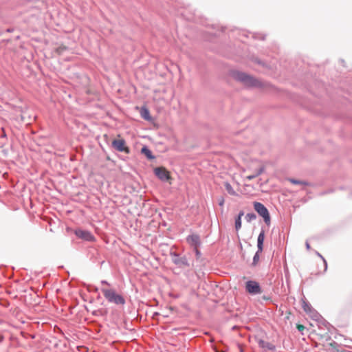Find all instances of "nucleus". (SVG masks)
I'll return each instance as SVG.
<instances>
[{
	"label": "nucleus",
	"instance_id": "1",
	"mask_svg": "<svg viewBox=\"0 0 352 352\" xmlns=\"http://www.w3.org/2000/svg\"><path fill=\"white\" fill-rule=\"evenodd\" d=\"M105 298L111 303L118 305H124L125 304V299L124 297L117 294L113 289L102 288L101 289Z\"/></svg>",
	"mask_w": 352,
	"mask_h": 352
},
{
	"label": "nucleus",
	"instance_id": "2",
	"mask_svg": "<svg viewBox=\"0 0 352 352\" xmlns=\"http://www.w3.org/2000/svg\"><path fill=\"white\" fill-rule=\"evenodd\" d=\"M233 77L248 87H259L261 85L258 80L243 72H234Z\"/></svg>",
	"mask_w": 352,
	"mask_h": 352
},
{
	"label": "nucleus",
	"instance_id": "3",
	"mask_svg": "<svg viewBox=\"0 0 352 352\" xmlns=\"http://www.w3.org/2000/svg\"><path fill=\"white\" fill-rule=\"evenodd\" d=\"M254 210L263 218L265 222L267 224H269L270 222V217L265 206L259 202H254Z\"/></svg>",
	"mask_w": 352,
	"mask_h": 352
},
{
	"label": "nucleus",
	"instance_id": "4",
	"mask_svg": "<svg viewBox=\"0 0 352 352\" xmlns=\"http://www.w3.org/2000/svg\"><path fill=\"white\" fill-rule=\"evenodd\" d=\"M156 176L162 181H168L171 179L170 172L164 167H157L154 170Z\"/></svg>",
	"mask_w": 352,
	"mask_h": 352
},
{
	"label": "nucleus",
	"instance_id": "5",
	"mask_svg": "<svg viewBox=\"0 0 352 352\" xmlns=\"http://www.w3.org/2000/svg\"><path fill=\"white\" fill-rule=\"evenodd\" d=\"M246 289L252 294H257L262 292L258 283L253 280H249L246 283Z\"/></svg>",
	"mask_w": 352,
	"mask_h": 352
},
{
	"label": "nucleus",
	"instance_id": "6",
	"mask_svg": "<svg viewBox=\"0 0 352 352\" xmlns=\"http://www.w3.org/2000/svg\"><path fill=\"white\" fill-rule=\"evenodd\" d=\"M75 234L78 238L87 241H93L95 239L94 236L91 234V233L87 230H76L75 231Z\"/></svg>",
	"mask_w": 352,
	"mask_h": 352
},
{
	"label": "nucleus",
	"instance_id": "7",
	"mask_svg": "<svg viewBox=\"0 0 352 352\" xmlns=\"http://www.w3.org/2000/svg\"><path fill=\"white\" fill-rule=\"evenodd\" d=\"M113 147L118 151L129 153L128 147L125 146V141L123 139L114 140L112 142Z\"/></svg>",
	"mask_w": 352,
	"mask_h": 352
},
{
	"label": "nucleus",
	"instance_id": "8",
	"mask_svg": "<svg viewBox=\"0 0 352 352\" xmlns=\"http://www.w3.org/2000/svg\"><path fill=\"white\" fill-rule=\"evenodd\" d=\"M172 261L175 264H176L179 266L188 265L186 259L185 258L179 257L176 254H172Z\"/></svg>",
	"mask_w": 352,
	"mask_h": 352
},
{
	"label": "nucleus",
	"instance_id": "9",
	"mask_svg": "<svg viewBox=\"0 0 352 352\" xmlns=\"http://www.w3.org/2000/svg\"><path fill=\"white\" fill-rule=\"evenodd\" d=\"M264 239H265V233H264V231H261L258 236V240H257V246H258V252H262V250H263Z\"/></svg>",
	"mask_w": 352,
	"mask_h": 352
},
{
	"label": "nucleus",
	"instance_id": "10",
	"mask_svg": "<svg viewBox=\"0 0 352 352\" xmlns=\"http://www.w3.org/2000/svg\"><path fill=\"white\" fill-rule=\"evenodd\" d=\"M140 115L144 120L148 121L151 120V116H150V112L148 109L144 107L142 108L140 111Z\"/></svg>",
	"mask_w": 352,
	"mask_h": 352
},
{
	"label": "nucleus",
	"instance_id": "11",
	"mask_svg": "<svg viewBox=\"0 0 352 352\" xmlns=\"http://www.w3.org/2000/svg\"><path fill=\"white\" fill-rule=\"evenodd\" d=\"M258 344L261 348L265 349L272 350L274 349V346L272 344H270L269 342H266L262 340H259Z\"/></svg>",
	"mask_w": 352,
	"mask_h": 352
},
{
	"label": "nucleus",
	"instance_id": "12",
	"mask_svg": "<svg viewBox=\"0 0 352 352\" xmlns=\"http://www.w3.org/2000/svg\"><path fill=\"white\" fill-rule=\"evenodd\" d=\"M141 152L142 154L145 155L147 158L152 160L154 158V156L152 155L151 151L150 149L146 146H143L141 149Z\"/></svg>",
	"mask_w": 352,
	"mask_h": 352
},
{
	"label": "nucleus",
	"instance_id": "13",
	"mask_svg": "<svg viewBox=\"0 0 352 352\" xmlns=\"http://www.w3.org/2000/svg\"><path fill=\"white\" fill-rule=\"evenodd\" d=\"M263 168L262 167L258 168L256 169L254 173L252 175H248L246 177L247 179L251 180L258 175H260L263 173Z\"/></svg>",
	"mask_w": 352,
	"mask_h": 352
},
{
	"label": "nucleus",
	"instance_id": "14",
	"mask_svg": "<svg viewBox=\"0 0 352 352\" xmlns=\"http://www.w3.org/2000/svg\"><path fill=\"white\" fill-rule=\"evenodd\" d=\"M243 215V212H241L237 219L235 221V228L238 231L241 228V217Z\"/></svg>",
	"mask_w": 352,
	"mask_h": 352
},
{
	"label": "nucleus",
	"instance_id": "15",
	"mask_svg": "<svg viewBox=\"0 0 352 352\" xmlns=\"http://www.w3.org/2000/svg\"><path fill=\"white\" fill-rule=\"evenodd\" d=\"M224 186H225V188H226V190L228 191V192L230 195H236L235 190L233 189L232 186L228 182H226Z\"/></svg>",
	"mask_w": 352,
	"mask_h": 352
},
{
	"label": "nucleus",
	"instance_id": "16",
	"mask_svg": "<svg viewBox=\"0 0 352 352\" xmlns=\"http://www.w3.org/2000/svg\"><path fill=\"white\" fill-rule=\"evenodd\" d=\"M289 181L294 184H300V185H306L307 184L300 180H296L294 179H289Z\"/></svg>",
	"mask_w": 352,
	"mask_h": 352
},
{
	"label": "nucleus",
	"instance_id": "17",
	"mask_svg": "<svg viewBox=\"0 0 352 352\" xmlns=\"http://www.w3.org/2000/svg\"><path fill=\"white\" fill-rule=\"evenodd\" d=\"M302 304H303L302 307H303V309L305 310V311L310 312L311 308L309 307V305H307V303L305 301L302 302Z\"/></svg>",
	"mask_w": 352,
	"mask_h": 352
},
{
	"label": "nucleus",
	"instance_id": "18",
	"mask_svg": "<svg viewBox=\"0 0 352 352\" xmlns=\"http://www.w3.org/2000/svg\"><path fill=\"white\" fill-rule=\"evenodd\" d=\"M67 47L65 46H60L59 47H58L56 49V52L58 53V54H60L62 53L63 52H64L65 50H66Z\"/></svg>",
	"mask_w": 352,
	"mask_h": 352
},
{
	"label": "nucleus",
	"instance_id": "19",
	"mask_svg": "<svg viewBox=\"0 0 352 352\" xmlns=\"http://www.w3.org/2000/svg\"><path fill=\"white\" fill-rule=\"evenodd\" d=\"M246 218L248 219V221H251L252 219H256V215L252 213H249L246 215Z\"/></svg>",
	"mask_w": 352,
	"mask_h": 352
},
{
	"label": "nucleus",
	"instance_id": "20",
	"mask_svg": "<svg viewBox=\"0 0 352 352\" xmlns=\"http://www.w3.org/2000/svg\"><path fill=\"white\" fill-rule=\"evenodd\" d=\"M318 255L322 259L324 264V271H326L327 269V263L326 260L320 254L318 253Z\"/></svg>",
	"mask_w": 352,
	"mask_h": 352
},
{
	"label": "nucleus",
	"instance_id": "21",
	"mask_svg": "<svg viewBox=\"0 0 352 352\" xmlns=\"http://www.w3.org/2000/svg\"><path fill=\"white\" fill-rule=\"evenodd\" d=\"M296 328L298 329V331H302L305 329V326L300 324H297Z\"/></svg>",
	"mask_w": 352,
	"mask_h": 352
},
{
	"label": "nucleus",
	"instance_id": "22",
	"mask_svg": "<svg viewBox=\"0 0 352 352\" xmlns=\"http://www.w3.org/2000/svg\"><path fill=\"white\" fill-rule=\"evenodd\" d=\"M258 252H259L258 251L254 256V264H256L258 261Z\"/></svg>",
	"mask_w": 352,
	"mask_h": 352
},
{
	"label": "nucleus",
	"instance_id": "23",
	"mask_svg": "<svg viewBox=\"0 0 352 352\" xmlns=\"http://www.w3.org/2000/svg\"><path fill=\"white\" fill-rule=\"evenodd\" d=\"M189 239H192V241H196L198 239V237L197 236L192 235L188 238V240H189Z\"/></svg>",
	"mask_w": 352,
	"mask_h": 352
},
{
	"label": "nucleus",
	"instance_id": "24",
	"mask_svg": "<svg viewBox=\"0 0 352 352\" xmlns=\"http://www.w3.org/2000/svg\"><path fill=\"white\" fill-rule=\"evenodd\" d=\"M224 202H225L224 198H223V197H221V198L219 199V206H223V204H224Z\"/></svg>",
	"mask_w": 352,
	"mask_h": 352
},
{
	"label": "nucleus",
	"instance_id": "25",
	"mask_svg": "<svg viewBox=\"0 0 352 352\" xmlns=\"http://www.w3.org/2000/svg\"><path fill=\"white\" fill-rule=\"evenodd\" d=\"M305 245H306V248H307V250H309L311 249V246H310V244H309V242L307 241L305 243Z\"/></svg>",
	"mask_w": 352,
	"mask_h": 352
},
{
	"label": "nucleus",
	"instance_id": "26",
	"mask_svg": "<svg viewBox=\"0 0 352 352\" xmlns=\"http://www.w3.org/2000/svg\"><path fill=\"white\" fill-rule=\"evenodd\" d=\"M102 283L108 285V283L106 281H102Z\"/></svg>",
	"mask_w": 352,
	"mask_h": 352
},
{
	"label": "nucleus",
	"instance_id": "27",
	"mask_svg": "<svg viewBox=\"0 0 352 352\" xmlns=\"http://www.w3.org/2000/svg\"><path fill=\"white\" fill-rule=\"evenodd\" d=\"M330 344H331V346H333L334 344H336V343L335 342L333 344L331 343Z\"/></svg>",
	"mask_w": 352,
	"mask_h": 352
}]
</instances>
